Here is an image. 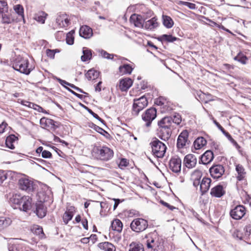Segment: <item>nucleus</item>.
<instances>
[{
  "label": "nucleus",
  "instance_id": "5fc2aeb1",
  "mask_svg": "<svg viewBox=\"0 0 251 251\" xmlns=\"http://www.w3.org/2000/svg\"><path fill=\"white\" fill-rule=\"evenodd\" d=\"M223 133L226 137V138L230 141V142L233 144L234 146H235L236 147H239L237 142L232 137L231 135L228 132H227L226 130H225Z\"/></svg>",
  "mask_w": 251,
  "mask_h": 251
},
{
  "label": "nucleus",
  "instance_id": "5701e85b",
  "mask_svg": "<svg viewBox=\"0 0 251 251\" xmlns=\"http://www.w3.org/2000/svg\"><path fill=\"white\" fill-rule=\"evenodd\" d=\"M159 25L158 19L156 17H154L151 19L147 21H144L143 28L149 30H154Z\"/></svg>",
  "mask_w": 251,
  "mask_h": 251
},
{
  "label": "nucleus",
  "instance_id": "680f3d73",
  "mask_svg": "<svg viewBox=\"0 0 251 251\" xmlns=\"http://www.w3.org/2000/svg\"><path fill=\"white\" fill-rule=\"evenodd\" d=\"M223 2L224 3L231 6H236L239 5L237 4L238 0H225V1Z\"/></svg>",
  "mask_w": 251,
  "mask_h": 251
},
{
  "label": "nucleus",
  "instance_id": "393cba45",
  "mask_svg": "<svg viewBox=\"0 0 251 251\" xmlns=\"http://www.w3.org/2000/svg\"><path fill=\"white\" fill-rule=\"evenodd\" d=\"M133 80L128 77L122 78L119 81V89L122 92L127 91L132 86Z\"/></svg>",
  "mask_w": 251,
  "mask_h": 251
},
{
  "label": "nucleus",
  "instance_id": "4be33fe9",
  "mask_svg": "<svg viewBox=\"0 0 251 251\" xmlns=\"http://www.w3.org/2000/svg\"><path fill=\"white\" fill-rule=\"evenodd\" d=\"M69 16L66 14L59 15L56 19V23L61 27H67L70 24Z\"/></svg>",
  "mask_w": 251,
  "mask_h": 251
},
{
  "label": "nucleus",
  "instance_id": "c9c22d12",
  "mask_svg": "<svg viewBox=\"0 0 251 251\" xmlns=\"http://www.w3.org/2000/svg\"><path fill=\"white\" fill-rule=\"evenodd\" d=\"M92 51L87 47L82 49L83 55L81 56V60L83 62H86L91 59L92 57Z\"/></svg>",
  "mask_w": 251,
  "mask_h": 251
},
{
  "label": "nucleus",
  "instance_id": "8fccbe9b",
  "mask_svg": "<svg viewBox=\"0 0 251 251\" xmlns=\"http://www.w3.org/2000/svg\"><path fill=\"white\" fill-rule=\"evenodd\" d=\"M201 98H202L203 100H201L205 103H207L208 101H212L214 100L213 96L210 94H205L202 93L200 95Z\"/></svg>",
  "mask_w": 251,
  "mask_h": 251
},
{
  "label": "nucleus",
  "instance_id": "39448f33",
  "mask_svg": "<svg viewBox=\"0 0 251 251\" xmlns=\"http://www.w3.org/2000/svg\"><path fill=\"white\" fill-rule=\"evenodd\" d=\"M148 226V221L142 218L134 219L130 224V228L131 230L138 234L145 231Z\"/></svg>",
  "mask_w": 251,
  "mask_h": 251
},
{
  "label": "nucleus",
  "instance_id": "20e7f679",
  "mask_svg": "<svg viewBox=\"0 0 251 251\" xmlns=\"http://www.w3.org/2000/svg\"><path fill=\"white\" fill-rule=\"evenodd\" d=\"M151 153L156 158H162L165 154L167 147L159 139L155 138L150 143Z\"/></svg>",
  "mask_w": 251,
  "mask_h": 251
},
{
  "label": "nucleus",
  "instance_id": "58836bf2",
  "mask_svg": "<svg viewBox=\"0 0 251 251\" xmlns=\"http://www.w3.org/2000/svg\"><path fill=\"white\" fill-rule=\"evenodd\" d=\"M162 23L164 26L167 28H172L174 25V22L172 18L167 15H162Z\"/></svg>",
  "mask_w": 251,
  "mask_h": 251
},
{
  "label": "nucleus",
  "instance_id": "f3484780",
  "mask_svg": "<svg viewBox=\"0 0 251 251\" xmlns=\"http://www.w3.org/2000/svg\"><path fill=\"white\" fill-rule=\"evenodd\" d=\"M197 164V158L193 154L186 155L183 159V165L188 169H192L196 167Z\"/></svg>",
  "mask_w": 251,
  "mask_h": 251
},
{
  "label": "nucleus",
  "instance_id": "a878e982",
  "mask_svg": "<svg viewBox=\"0 0 251 251\" xmlns=\"http://www.w3.org/2000/svg\"><path fill=\"white\" fill-rule=\"evenodd\" d=\"M79 35L85 38L89 39L93 36V30L88 25H82L79 31Z\"/></svg>",
  "mask_w": 251,
  "mask_h": 251
},
{
  "label": "nucleus",
  "instance_id": "f8f14e48",
  "mask_svg": "<svg viewBox=\"0 0 251 251\" xmlns=\"http://www.w3.org/2000/svg\"><path fill=\"white\" fill-rule=\"evenodd\" d=\"M189 135L187 130H183L178 135L176 143V147L178 150L185 148L187 144H189Z\"/></svg>",
  "mask_w": 251,
  "mask_h": 251
},
{
  "label": "nucleus",
  "instance_id": "7c9ffc66",
  "mask_svg": "<svg viewBox=\"0 0 251 251\" xmlns=\"http://www.w3.org/2000/svg\"><path fill=\"white\" fill-rule=\"evenodd\" d=\"M133 68L128 64H125L119 67L118 74L120 75H130L133 71Z\"/></svg>",
  "mask_w": 251,
  "mask_h": 251
},
{
  "label": "nucleus",
  "instance_id": "603ef678",
  "mask_svg": "<svg viewBox=\"0 0 251 251\" xmlns=\"http://www.w3.org/2000/svg\"><path fill=\"white\" fill-rule=\"evenodd\" d=\"M171 119L172 124L174 123L177 125H179L182 121L181 116L178 113H176L173 117H171Z\"/></svg>",
  "mask_w": 251,
  "mask_h": 251
},
{
  "label": "nucleus",
  "instance_id": "49530a36",
  "mask_svg": "<svg viewBox=\"0 0 251 251\" xmlns=\"http://www.w3.org/2000/svg\"><path fill=\"white\" fill-rule=\"evenodd\" d=\"M161 41L167 42H173L177 40V38L173 36L172 35L163 34L159 38Z\"/></svg>",
  "mask_w": 251,
  "mask_h": 251
},
{
  "label": "nucleus",
  "instance_id": "79ce46f5",
  "mask_svg": "<svg viewBox=\"0 0 251 251\" xmlns=\"http://www.w3.org/2000/svg\"><path fill=\"white\" fill-rule=\"evenodd\" d=\"M99 72L92 69L87 72L85 74V76L89 80H95L99 77Z\"/></svg>",
  "mask_w": 251,
  "mask_h": 251
},
{
  "label": "nucleus",
  "instance_id": "0e129e2a",
  "mask_svg": "<svg viewBox=\"0 0 251 251\" xmlns=\"http://www.w3.org/2000/svg\"><path fill=\"white\" fill-rule=\"evenodd\" d=\"M101 54L103 57L107 58V59H113V57H114V54H110L105 50H102L101 51Z\"/></svg>",
  "mask_w": 251,
  "mask_h": 251
},
{
  "label": "nucleus",
  "instance_id": "412c9836",
  "mask_svg": "<svg viewBox=\"0 0 251 251\" xmlns=\"http://www.w3.org/2000/svg\"><path fill=\"white\" fill-rule=\"evenodd\" d=\"M131 24H133L135 26L143 28L144 24V20L142 16L137 14H133L131 15L129 19Z\"/></svg>",
  "mask_w": 251,
  "mask_h": 251
},
{
  "label": "nucleus",
  "instance_id": "338daca9",
  "mask_svg": "<svg viewBox=\"0 0 251 251\" xmlns=\"http://www.w3.org/2000/svg\"><path fill=\"white\" fill-rule=\"evenodd\" d=\"M42 156L44 158H50L52 157V154L48 151L44 150L42 154Z\"/></svg>",
  "mask_w": 251,
  "mask_h": 251
},
{
  "label": "nucleus",
  "instance_id": "69168bd1",
  "mask_svg": "<svg viewBox=\"0 0 251 251\" xmlns=\"http://www.w3.org/2000/svg\"><path fill=\"white\" fill-rule=\"evenodd\" d=\"M241 1L244 7L251 8V0H241Z\"/></svg>",
  "mask_w": 251,
  "mask_h": 251
},
{
  "label": "nucleus",
  "instance_id": "b1692460",
  "mask_svg": "<svg viewBox=\"0 0 251 251\" xmlns=\"http://www.w3.org/2000/svg\"><path fill=\"white\" fill-rule=\"evenodd\" d=\"M173 129L158 127V135L162 140L167 141L171 137Z\"/></svg>",
  "mask_w": 251,
  "mask_h": 251
},
{
  "label": "nucleus",
  "instance_id": "9b49d317",
  "mask_svg": "<svg viewBox=\"0 0 251 251\" xmlns=\"http://www.w3.org/2000/svg\"><path fill=\"white\" fill-rule=\"evenodd\" d=\"M210 176L214 179L218 180L224 174V167L221 164H214L209 169Z\"/></svg>",
  "mask_w": 251,
  "mask_h": 251
},
{
  "label": "nucleus",
  "instance_id": "bb28decb",
  "mask_svg": "<svg viewBox=\"0 0 251 251\" xmlns=\"http://www.w3.org/2000/svg\"><path fill=\"white\" fill-rule=\"evenodd\" d=\"M158 127L168 128L173 129L172 124L171 117H164L157 122Z\"/></svg>",
  "mask_w": 251,
  "mask_h": 251
},
{
  "label": "nucleus",
  "instance_id": "f704fd0d",
  "mask_svg": "<svg viewBox=\"0 0 251 251\" xmlns=\"http://www.w3.org/2000/svg\"><path fill=\"white\" fill-rule=\"evenodd\" d=\"M48 15L43 11H39L34 15V19L37 22L44 24Z\"/></svg>",
  "mask_w": 251,
  "mask_h": 251
},
{
  "label": "nucleus",
  "instance_id": "c03bdc74",
  "mask_svg": "<svg viewBox=\"0 0 251 251\" xmlns=\"http://www.w3.org/2000/svg\"><path fill=\"white\" fill-rule=\"evenodd\" d=\"M234 59L242 64H246L248 60V58L242 51H240L234 58Z\"/></svg>",
  "mask_w": 251,
  "mask_h": 251
},
{
  "label": "nucleus",
  "instance_id": "a19ab883",
  "mask_svg": "<svg viewBox=\"0 0 251 251\" xmlns=\"http://www.w3.org/2000/svg\"><path fill=\"white\" fill-rule=\"evenodd\" d=\"M11 223L12 220L10 218L4 217H0V230L7 227Z\"/></svg>",
  "mask_w": 251,
  "mask_h": 251
},
{
  "label": "nucleus",
  "instance_id": "2eb2a0df",
  "mask_svg": "<svg viewBox=\"0 0 251 251\" xmlns=\"http://www.w3.org/2000/svg\"><path fill=\"white\" fill-rule=\"evenodd\" d=\"M169 168L173 172H180L181 168V160L177 156H173L169 161Z\"/></svg>",
  "mask_w": 251,
  "mask_h": 251
},
{
  "label": "nucleus",
  "instance_id": "4d7b16f0",
  "mask_svg": "<svg viewBox=\"0 0 251 251\" xmlns=\"http://www.w3.org/2000/svg\"><path fill=\"white\" fill-rule=\"evenodd\" d=\"M9 251H22V248L19 244H12L9 245Z\"/></svg>",
  "mask_w": 251,
  "mask_h": 251
},
{
  "label": "nucleus",
  "instance_id": "2f4dec72",
  "mask_svg": "<svg viewBox=\"0 0 251 251\" xmlns=\"http://www.w3.org/2000/svg\"><path fill=\"white\" fill-rule=\"evenodd\" d=\"M36 213L39 218H42L46 215L47 207L42 202L37 203L36 205Z\"/></svg>",
  "mask_w": 251,
  "mask_h": 251
},
{
  "label": "nucleus",
  "instance_id": "6e6552de",
  "mask_svg": "<svg viewBox=\"0 0 251 251\" xmlns=\"http://www.w3.org/2000/svg\"><path fill=\"white\" fill-rule=\"evenodd\" d=\"M157 116L156 109L154 107L147 109L142 115V119L147 127L151 126L152 122Z\"/></svg>",
  "mask_w": 251,
  "mask_h": 251
},
{
  "label": "nucleus",
  "instance_id": "7ed1b4c3",
  "mask_svg": "<svg viewBox=\"0 0 251 251\" xmlns=\"http://www.w3.org/2000/svg\"><path fill=\"white\" fill-rule=\"evenodd\" d=\"M13 68L21 73L29 75L33 68L29 66V61L21 57H17L13 62Z\"/></svg>",
  "mask_w": 251,
  "mask_h": 251
},
{
  "label": "nucleus",
  "instance_id": "1a4fd4ad",
  "mask_svg": "<svg viewBox=\"0 0 251 251\" xmlns=\"http://www.w3.org/2000/svg\"><path fill=\"white\" fill-rule=\"evenodd\" d=\"M247 210L243 205H238L231 209L229 214L230 217L235 220H239L242 219L246 214Z\"/></svg>",
  "mask_w": 251,
  "mask_h": 251
},
{
  "label": "nucleus",
  "instance_id": "3c124183",
  "mask_svg": "<svg viewBox=\"0 0 251 251\" xmlns=\"http://www.w3.org/2000/svg\"><path fill=\"white\" fill-rule=\"evenodd\" d=\"M8 10V6L5 0H0V13L7 12Z\"/></svg>",
  "mask_w": 251,
  "mask_h": 251
},
{
  "label": "nucleus",
  "instance_id": "de8ad7c7",
  "mask_svg": "<svg viewBox=\"0 0 251 251\" xmlns=\"http://www.w3.org/2000/svg\"><path fill=\"white\" fill-rule=\"evenodd\" d=\"M75 30H72L66 34V43L70 45H72L74 43V36Z\"/></svg>",
  "mask_w": 251,
  "mask_h": 251
},
{
  "label": "nucleus",
  "instance_id": "4c0bfd02",
  "mask_svg": "<svg viewBox=\"0 0 251 251\" xmlns=\"http://www.w3.org/2000/svg\"><path fill=\"white\" fill-rule=\"evenodd\" d=\"M13 9L16 13L18 15L20 20H22L25 22L24 9L21 4H16L13 6Z\"/></svg>",
  "mask_w": 251,
  "mask_h": 251
},
{
  "label": "nucleus",
  "instance_id": "052dcab7",
  "mask_svg": "<svg viewBox=\"0 0 251 251\" xmlns=\"http://www.w3.org/2000/svg\"><path fill=\"white\" fill-rule=\"evenodd\" d=\"M7 178V173L2 170H0V185Z\"/></svg>",
  "mask_w": 251,
  "mask_h": 251
},
{
  "label": "nucleus",
  "instance_id": "774afa93",
  "mask_svg": "<svg viewBox=\"0 0 251 251\" xmlns=\"http://www.w3.org/2000/svg\"><path fill=\"white\" fill-rule=\"evenodd\" d=\"M244 230L246 236H250L251 235V225H247L244 228Z\"/></svg>",
  "mask_w": 251,
  "mask_h": 251
},
{
  "label": "nucleus",
  "instance_id": "aec40b11",
  "mask_svg": "<svg viewBox=\"0 0 251 251\" xmlns=\"http://www.w3.org/2000/svg\"><path fill=\"white\" fill-rule=\"evenodd\" d=\"M226 187L218 184L213 187L210 191V195L215 198H221L226 194Z\"/></svg>",
  "mask_w": 251,
  "mask_h": 251
},
{
  "label": "nucleus",
  "instance_id": "dca6fc26",
  "mask_svg": "<svg viewBox=\"0 0 251 251\" xmlns=\"http://www.w3.org/2000/svg\"><path fill=\"white\" fill-rule=\"evenodd\" d=\"M40 124L41 125V126L45 129L55 130L58 127V126L55 124L56 122L52 119L46 117L42 118L40 119Z\"/></svg>",
  "mask_w": 251,
  "mask_h": 251
},
{
  "label": "nucleus",
  "instance_id": "ea45409f",
  "mask_svg": "<svg viewBox=\"0 0 251 251\" xmlns=\"http://www.w3.org/2000/svg\"><path fill=\"white\" fill-rule=\"evenodd\" d=\"M129 251H145V250L142 244L132 242L129 246Z\"/></svg>",
  "mask_w": 251,
  "mask_h": 251
},
{
  "label": "nucleus",
  "instance_id": "473e14b6",
  "mask_svg": "<svg viewBox=\"0 0 251 251\" xmlns=\"http://www.w3.org/2000/svg\"><path fill=\"white\" fill-rule=\"evenodd\" d=\"M99 248L103 251H115L116 248L112 243L108 242H104L98 244Z\"/></svg>",
  "mask_w": 251,
  "mask_h": 251
},
{
  "label": "nucleus",
  "instance_id": "72a5a7b5",
  "mask_svg": "<svg viewBox=\"0 0 251 251\" xmlns=\"http://www.w3.org/2000/svg\"><path fill=\"white\" fill-rule=\"evenodd\" d=\"M111 227L112 230L121 233L123 230V224L120 220L115 219L112 222Z\"/></svg>",
  "mask_w": 251,
  "mask_h": 251
},
{
  "label": "nucleus",
  "instance_id": "e433bc0d",
  "mask_svg": "<svg viewBox=\"0 0 251 251\" xmlns=\"http://www.w3.org/2000/svg\"><path fill=\"white\" fill-rule=\"evenodd\" d=\"M207 144V141L202 137L197 138L194 142V146L196 150H200L205 146Z\"/></svg>",
  "mask_w": 251,
  "mask_h": 251
},
{
  "label": "nucleus",
  "instance_id": "6ab92c4d",
  "mask_svg": "<svg viewBox=\"0 0 251 251\" xmlns=\"http://www.w3.org/2000/svg\"><path fill=\"white\" fill-rule=\"evenodd\" d=\"M212 180L210 178L208 177H204L200 182V190L201 195L205 194L207 193L210 187Z\"/></svg>",
  "mask_w": 251,
  "mask_h": 251
},
{
  "label": "nucleus",
  "instance_id": "cd10ccee",
  "mask_svg": "<svg viewBox=\"0 0 251 251\" xmlns=\"http://www.w3.org/2000/svg\"><path fill=\"white\" fill-rule=\"evenodd\" d=\"M214 159L213 152L210 151H206L201 157L200 161L204 165L210 163Z\"/></svg>",
  "mask_w": 251,
  "mask_h": 251
},
{
  "label": "nucleus",
  "instance_id": "9d476101",
  "mask_svg": "<svg viewBox=\"0 0 251 251\" xmlns=\"http://www.w3.org/2000/svg\"><path fill=\"white\" fill-rule=\"evenodd\" d=\"M235 171L236 172V178L237 179V184L238 185L240 182H243L245 186L247 185V172L244 166L238 164L235 165Z\"/></svg>",
  "mask_w": 251,
  "mask_h": 251
},
{
  "label": "nucleus",
  "instance_id": "6e6d98bb",
  "mask_svg": "<svg viewBox=\"0 0 251 251\" xmlns=\"http://www.w3.org/2000/svg\"><path fill=\"white\" fill-rule=\"evenodd\" d=\"M178 3L181 5L186 6L191 9H195L197 8L196 5L194 3L187 1H179Z\"/></svg>",
  "mask_w": 251,
  "mask_h": 251
},
{
  "label": "nucleus",
  "instance_id": "a211bd4d",
  "mask_svg": "<svg viewBox=\"0 0 251 251\" xmlns=\"http://www.w3.org/2000/svg\"><path fill=\"white\" fill-rule=\"evenodd\" d=\"M202 176V171L199 169H196L192 172L190 175V180L193 182L194 187L197 188L199 186Z\"/></svg>",
  "mask_w": 251,
  "mask_h": 251
},
{
  "label": "nucleus",
  "instance_id": "a18cd8bd",
  "mask_svg": "<svg viewBox=\"0 0 251 251\" xmlns=\"http://www.w3.org/2000/svg\"><path fill=\"white\" fill-rule=\"evenodd\" d=\"M161 109L163 113L170 112L174 109V105L171 101L167 100L166 103L162 106Z\"/></svg>",
  "mask_w": 251,
  "mask_h": 251
},
{
  "label": "nucleus",
  "instance_id": "bf43d9fd",
  "mask_svg": "<svg viewBox=\"0 0 251 251\" xmlns=\"http://www.w3.org/2000/svg\"><path fill=\"white\" fill-rule=\"evenodd\" d=\"M92 128H93L95 130L97 131L98 132L100 133L101 135H104L105 133L107 134V132L104 129H103L102 128L93 124L92 126H91Z\"/></svg>",
  "mask_w": 251,
  "mask_h": 251
},
{
  "label": "nucleus",
  "instance_id": "f257e3e1",
  "mask_svg": "<svg viewBox=\"0 0 251 251\" xmlns=\"http://www.w3.org/2000/svg\"><path fill=\"white\" fill-rule=\"evenodd\" d=\"M10 201L15 208L27 212L32 206V199L29 196H22L20 194H15L10 198Z\"/></svg>",
  "mask_w": 251,
  "mask_h": 251
},
{
  "label": "nucleus",
  "instance_id": "0eeeda50",
  "mask_svg": "<svg viewBox=\"0 0 251 251\" xmlns=\"http://www.w3.org/2000/svg\"><path fill=\"white\" fill-rule=\"evenodd\" d=\"M18 185L20 189L28 193L34 191L37 187L32 180L26 177H22L19 179Z\"/></svg>",
  "mask_w": 251,
  "mask_h": 251
},
{
  "label": "nucleus",
  "instance_id": "4468645a",
  "mask_svg": "<svg viewBox=\"0 0 251 251\" xmlns=\"http://www.w3.org/2000/svg\"><path fill=\"white\" fill-rule=\"evenodd\" d=\"M76 211L77 209L75 206L71 205H67L66 210L62 216V220L65 225H67L72 220Z\"/></svg>",
  "mask_w": 251,
  "mask_h": 251
},
{
  "label": "nucleus",
  "instance_id": "c756f323",
  "mask_svg": "<svg viewBox=\"0 0 251 251\" xmlns=\"http://www.w3.org/2000/svg\"><path fill=\"white\" fill-rule=\"evenodd\" d=\"M16 21L15 19L12 16L11 13L4 12L1 13V21L2 24L4 25L11 24Z\"/></svg>",
  "mask_w": 251,
  "mask_h": 251
},
{
  "label": "nucleus",
  "instance_id": "37998d69",
  "mask_svg": "<svg viewBox=\"0 0 251 251\" xmlns=\"http://www.w3.org/2000/svg\"><path fill=\"white\" fill-rule=\"evenodd\" d=\"M31 231L34 234L39 235L40 237L44 234L43 228L38 225H34L30 227Z\"/></svg>",
  "mask_w": 251,
  "mask_h": 251
},
{
  "label": "nucleus",
  "instance_id": "13d9d810",
  "mask_svg": "<svg viewBox=\"0 0 251 251\" xmlns=\"http://www.w3.org/2000/svg\"><path fill=\"white\" fill-rule=\"evenodd\" d=\"M129 165V161L126 158H121L118 164L119 167L123 169L124 168L127 167Z\"/></svg>",
  "mask_w": 251,
  "mask_h": 251
},
{
  "label": "nucleus",
  "instance_id": "f03ea898",
  "mask_svg": "<svg viewBox=\"0 0 251 251\" xmlns=\"http://www.w3.org/2000/svg\"><path fill=\"white\" fill-rule=\"evenodd\" d=\"M93 155L98 159L107 161L114 156L113 150L105 145H95L93 149Z\"/></svg>",
  "mask_w": 251,
  "mask_h": 251
},
{
  "label": "nucleus",
  "instance_id": "e2e57ef3",
  "mask_svg": "<svg viewBox=\"0 0 251 251\" xmlns=\"http://www.w3.org/2000/svg\"><path fill=\"white\" fill-rule=\"evenodd\" d=\"M159 202L162 205H163L164 206L168 208L169 210H171V211H173L175 209H176V207L173 205H170V204H169L168 203L164 201L163 200H160Z\"/></svg>",
  "mask_w": 251,
  "mask_h": 251
},
{
  "label": "nucleus",
  "instance_id": "09e8293b",
  "mask_svg": "<svg viewBox=\"0 0 251 251\" xmlns=\"http://www.w3.org/2000/svg\"><path fill=\"white\" fill-rule=\"evenodd\" d=\"M168 100L165 97L160 96L159 98L155 99L154 103L160 107V108L162 107L164 104L166 103V101Z\"/></svg>",
  "mask_w": 251,
  "mask_h": 251
},
{
  "label": "nucleus",
  "instance_id": "ddd939ff",
  "mask_svg": "<svg viewBox=\"0 0 251 251\" xmlns=\"http://www.w3.org/2000/svg\"><path fill=\"white\" fill-rule=\"evenodd\" d=\"M145 238L147 239L146 242L147 248L155 250L157 246L158 239L157 233L155 232H151L146 235Z\"/></svg>",
  "mask_w": 251,
  "mask_h": 251
},
{
  "label": "nucleus",
  "instance_id": "c85d7f7f",
  "mask_svg": "<svg viewBox=\"0 0 251 251\" xmlns=\"http://www.w3.org/2000/svg\"><path fill=\"white\" fill-rule=\"evenodd\" d=\"M19 138L14 134H10L8 136L5 140L6 146L11 149H14L15 148V144L18 143Z\"/></svg>",
  "mask_w": 251,
  "mask_h": 251
},
{
  "label": "nucleus",
  "instance_id": "864d4df0",
  "mask_svg": "<svg viewBox=\"0 0 251 251\" xmlns=\"http://www.w3.org/2000/svg\"><path fill=\"white\" fill-rule=\"evenodd\" d=\"M60 52L59 50L58 49H55V50H50V49H47L46 50V53L47 55V56L50 59H54L55 54L57 52Z\"/></svg>",
  "mask_w": 251,
  "mask_h": 251
},
{
  "label": "nucleus",
  "instance_id": "423d86ee",
  "mask_svg": "<svg viewBox=\"0 0 251 251\" xmlns=\"http://www.w3.org/2000/svg\"><path fill=\"white\" fill-rule=\"evenodd\" d=\"M148 104V100L144 96L141 97L139 99H134L132 105V115H138L141 110L147 106Z\"/></svg>",
  "mask_w": 251,
  "mask_h": 251
}]
</instances>
